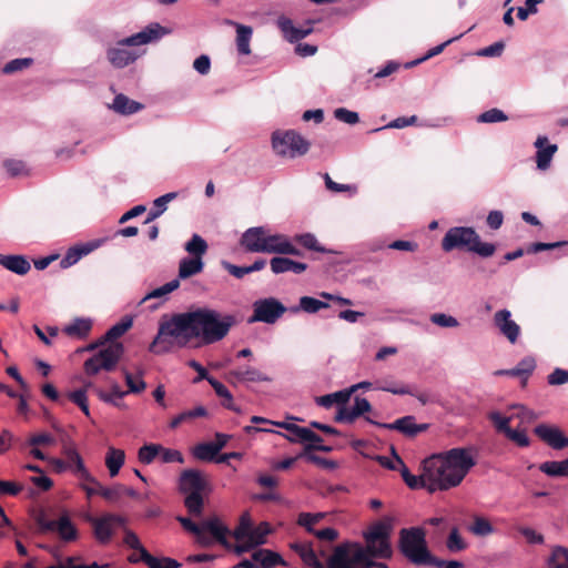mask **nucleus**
<instances>
[{"instance_id":"obj_1","label":"nucleus","mask_w":568,"mask_h":568,"mask_svg":"<svg viewBox=\"0 0 568 568\" xmlns=\"http://www.w3.org/2000/svg\"><path fill=\"white\" fill-rule=\"evenodd\" d=\"M234 324L233 315L222 314L210 307L164 316L149 351L158 355L165 354L174 346H185L192 339H199L203 345L214 344L222 341Z\"/></svg>"},{"instance_id":"obj_2","label":"nucleus","mask_w":568,"mask_h":568,"mask_svg":"<svg viewBox=\"0 0 568 568\" xmlns=\"http://www.w3.org/2000/svg\"><path fill=\"white\" fill-rule=\"evenodd\" d=\"M429 493L457 487L476 465L471 448L455 447L423 460Z\"/></svg>"},{"instance_id":"obj_3","label":"nucleus","mask_w":568,"mask_h":568,"mask_svg":"<svg viewBox=\"0 0 568 568\" xmlns=\"http://www.w3.org/2000/svg\"><path fill=\"white\" fill-rule=\"evenodd\" d=\"M390 534V521L379 520L372 524L363 532L365 546L359 542H343L336 546L335 549L344 551V561L354 565H365V568H373L374 559L392 558Z\"/></svg>"},{"instance_id":"obj_4","label":"nucleus","mask_w":568,"mask_h":568,"mask_svg":"<svg viewBox=\"0 0 568 568\" xmlns=\"http://www.w3.org/2000/svg\"><path fill=\"white\" fill-rule=\"evenodd\" d=\"M169 33L170 30L160 23H150L140 32L118 41L114 47H110L106 50V58L114 68H125L133 63L141 54L140 50L135 47L155 42Z\"/></svg>"},{"instance_id":"obj_5","label":"nucleus","mask_w":568,"mask_h":568,"mask_svg":"<svg viewBox=\"0 0 568 568\" xmlns=\"http://www.w3.org/2000/svg\"><path fill=\"white\" fill-rule=\"evenodd\" d=\"M184 250L187 252L189 256L181 258L179 262L176 277L179 282L200 274L203 271V257L207 253L209 245L201 235L194 233L184 244Z\"/></svg>"},{"instance_id":"obj_6","label":"nucleus","mask_w":568,"mask_h":568,"mask_svg":"<svg viewBox=\"0 0 568 568\" xmlns=\"http://www.w3.org/2000/svg\"><path fill=\"white\" fill-rule=\"evenodd\" d=\"M310 142L294 130H277L272 134V148L281 158L295 159L306 154L310 150Z\"/></svg>"},{"instance_id":"obj_7","label":"nucleus","mask_w":568,"mask_h":568,"mask_svg":"<svg viewBox=\"0 0 568 568\" xmlns=\"http://www.w3.org/2000/svg\"><path fill=\"white\" fill-rule=\"evenodd\" d=\"M398 547L409 561L417 565L428 551L425 530L420 527L403 528L399 531Z\"/></svg>"},{"instance_id":"obj_8","label":"nucleus","mask_w":568,"mask_h":568,"mask_svg":"<svg viewBox=\"0 0 568 568\" xmlns=\"http://www.w3.org/2000/svg\"><path fill=\"white\" fill-rule=\"evenodd\" d=\"M123 354L120 343L111 344L100 349L84 362V372L88 375H97L100 371H112Z\"/></svg>"},{"instance_id":"obj_9","label":"nucleus","mask_w":568,"mask_h":568,"mask_svg":"<svg viewBox=\"0 0 568 568\" xmlns=\"http://www.w3.org/2000/svg\"><path fill=\"white\" fill-rule=\"evenodd\" d=\"M90 523L92 524L97 541L101 545H106L111 541L116 529L125 528L126 519L120 515L104 514L100 517L91 518Z\"/></svg>"},{"instance_id":"obj_10","label":"nucleus","mask_w":568,"mask_h":568,"mask_svg":"<svg viewBox=\"0 0 568 568\" xmlns=\"http://www.w3.org/2000/svg\"><path fill=\"white\" fill-rule=\"evenodd\" d=\"M286 311V307L276 298H261L253 303V315L248 323L262 322L274 324Z\"/></svg>"},{"instance_id":"obj_11","label":"nucleus","mask_w":568,"mask_h":568,"mask_svg":"<svg viewBox=\"0 0 568 568\" xmlns=\"http://www.w3.org/2000/svg\"><path fill=\"white\" fill-rule=\"evenodd\" d=\"M474 240H477V232L469 226L450 227L442 241V247L445 252H452L455 248H466L469 251Z\"/></svg>"},{"instance_id":"obj_12","label":"nucleus","mask_w":568,"mask_h":568,"mask_svg":"<svg viewBox=\"0 0 568 568\" xmlns=\"http://www.w3.org/2000/svg\"><path fill=\"white\" fill-rule=\"evenodd\" d=\"M263 253L282 255H301V251L293 245L288 236L280 233L271 234L266 230Z\"/></svg>"},{"instance_id":"obj_13","label":"nucleus","mask_w":568,"mask_h":568,"mask_svg":"<svg viewBox=\"0 0 568 568\" xmlns=\"http://www.w3.org/2000/svg\"><path fill=\"white\" fill-rule=\"evenodd\" d=\"M366 420L369 424H373L377 427L385 428V429H392V430H398L399 433H402L406 436H410V437L416 436L418 433H422L427 428L426 424H416L415 417L412 415L400 417L393 423H379V422L373 420L369 417H366Z\"/></svg>"},{"instance_id":"obj_14","label":"nucleus","mask_w":568,"mask_h":568,"mask_svg":"<svg viewBox=\"0 0 568 568\" xmlns=\"http://www.w3.org/2000/svg\"><path fill=\"white\" fill-rule=\"evenodd\" d=\"M494 325L510 344L517 343L520 335V326L511 318L509 310H499L494 315Z\"/></svg>"},{"instance_id":"obj_15","label":"nucleus","mask_w":568,"mask_h":568,"mask_svg":"<svg viewBox=\"0 0 568 568\" xmlns=\"http://www.w3.org/2000/svg\"><path fill=\"white\" fill-rule=\"evenodd\" d=\"M535 434L554 449L568 447V437L557 426L539 424L534 429Z\"/></svg>"},{"instance_id":"obj_16","label":"nucleus","mask_w":568,"mask_h":568,"mask_svg":"<svg viewBox=\"0 0 568 568\" xmlns=\"http://www.w3.org/2000/svg\"><path fill=\"white\" fill-rule=\"evenodd\" d=\"M265 236L266 229L264 226L250 227L242 234L241 245L246 252L263 253Z\"/></svg>"},{"instance_id":"obj_17","label":"nucleus","mask_w":568,"mask_h":568,"mask_svg":"<svg viewBox=\"0 0 568 568\" xmlns=\"http://www.w3.org/2000/svg\"><path fill=\"white\" fill-rule=\"evenodd\" d=\"M307 429H308L307 427H301L296 424L294 425V427H292V430H290L288 433H282L278 430H274V429H270V428H261V427H255V426H251V425H247L243 428L244 433H246L248 435L253 434V433H258V432L273 433V434H277V435L284 437L290 443H301V444L304 443V439L310 437Z\"/></svg>"},{"instance_id":"obj_18","label":"nucleus","mask_w":568,"mask_h":568,"mask_svg":"<svg viewBox=\"0 0 568 568\" xmlns=\"http://www.w3.org/2000/svg\"><path fill=\"white\" fill-rule=\"evenodd\" d=\"M276 24L281 32L283 33L284 38L291 42H297L304 38H306L308 34L312 33L313 29L311 27L307 28H297L293 24V21L284 16H281Z\"/></svg>"},{"instance_id":"obj_19","label":"nucleus","mask_w":568,"mask_h":568,"mask_svg":"<svg viewBox=\"0 0 568 568\" xmlns=\"http://www.w3.org/2000/svg\"><path fill=\"white\" fill-rule=\"evenodd\" d=\"M535 146L537 148V168L541 171H545L550 166L552 156L557 151V145L549 144L547 136H538L535 141Z\"/></svg>"},{"instance_id":"obj_20","label":"nucleus","mask_w":568,"mask_h":568,"mask_svg":"<svg viewBox=\"0 0 568 568\" xmlns=\"http://www.w3.org/2000/svg\"><path fill=\"white\" fill-rule=\"evenodd\" d=\"M205 481L199 470L185 469L180 476V490L184 494L202 493Z\"/></svg>"},{"instance_id":"obj_21","label":"nucleus","mask_w":568,"mask_h":568,"mask_svg":"<svg viewBox=\"0 0 568 568\" xmlns=\"http://www.w3.org/2000/svg\"><path fill=\"white\" fill-rule=\"evenodd\" d=\"M252 561L255 568H273L277 565H285L283 557L270 549H257L252 554Z\"/></svg>"},{"instance_id":"obj_22","label":"nucleus","mask_w":568,"mask_h":568,"mask_svg":"<svg viewBox=\"0 0 568 568\" xmlns=\"http://www.w3.org/2000/svg\"><path fill=\"white\" fill-rule=\"evenodd\" d=\"M270 264L274 274H282L286 272L301 274L307 268V264L291 260L288 257H273Z\"/></svg>"},{"instance_id":"obj_23","label":"nucleus","mask_w":568,"mask_h":568,"mask_svg":"<svg viewBox=\"0 0 568 568\" xmlns=\"http://www.w3.org/2000/svg\"><path fill=\"white\" fill-rule=\"evenodd\" d=\"M62 453L67 459L65 463L69 465L70 470H72L78 477H89V470L84 466L82 457L74 446L64 445Z\"/></svg>"},{"instance_id":"obj_24","label":"nucleus","mask_w":568,"mask_h":568,"mask_svg":"<svg viewBox=\"0 0 568 568\" xmlns=\"http://www.w3.org/2000/svg\"><path fill=\"white\" fill-rule=\"evenodd\" d=\"M229 375L237 382H271L270 376L250 365L232 369Z\"/></svg>"},{"instance_id":"obj_25","label":"nucleus","mask_w":568,"mask_h":568,"mask_svg":"<svg viewBox=\"0 0 568 568\" xmlns=\"http://www.w3.org/2000/svg\"><path fill=\"white\" fill-rule=\"evenodd\" d=\"M291 549L294 550L303 562L313 568H325L323 562L318 560L313 547L307 542H293Z\"/></svg>"},{"instance_id":"obj_26","label":"nucleus","mask_w":568,"mask_h":568,"mask_svg":"<svg viewBox=\"0 0 568 568\" xmlns=\"http://www.w3.org/2000/svg\"><path fill=\"white\" fill-rule=\"evenodd\" d=\"M351 398V394L348 388H344L331 394H326L323 396H318L315 398V402L318 406L324 408H331L334 405L337 406V409L343 405H346Z\"/></svg>"},{"instance_id":"obj_27","label":"nucleus","mask_w":568,"mask_h":568,"mask_svg":"<svg viewBox=\"0 0 568 568\" xmlns=\"http://www.w3.org/2000/svg\"><path fill=\"white\" fill-rule=\"evenodd\" d=\"M2 267L17 275H26L30 271L31 264L23 255H2Z\"/></svg>"},{"instance_id":"obj_28","label":"nucleus","mask_w":568,"mask_h":568,"mask_svg":"<svg viewBox=\"0 0 568 568\" xmlns=\"http://www.w3.org/2000/svg\"><path fill=\"white\" fill-rule=\"evenodd\" d=\"M92 328V320L89 317H77L68 324L63 332L71 337L84 338Z\"/></svg>"},{"instance_id":"obj_29","label":"nucleus","mask_w":568,"mask_h":568,"mask_svg":"<svg viewBox=\"0 0 568 568\" xmlns=\"http://www.w3.org/2000/svg\"><path fill=\"white\" fill-rule=\"evenodd\" d=\"M236 28V49L241 55H248L251 53L250 42L252 39L253 30L248 26L230 22Z\"/></svg>"},{"instance_id":"obj_30","label":"nucleus","mask_w":568,"mask_h":568,"mask_svg":"<svg viewBox=\"0 0 568 568\" xmlns=\"http://www.w3.org/2000/svg\"><path fill=\"white\" fill-rule=\"evenodd\" d=\"M200 527L202 528V534L204 536H206V532H210L220 544L224 546L227 545V528L223 526L217 518L207 519L203 521Z\"/></svg>"},{"instance_id":"obj_31","label":"nucleus","mask_w":568,"mask_h":568,"mask_svg":"<svg viewBox=\"0 0 568 568\" xmlns=\"http://www.w3.org/2000/svg\"><path fill=\"white\" fill-rule=\"evenodd\" d=\"M125 462V453L122 449L109 447L105 456V465L110 476L115 477Z\"/></svg>"},{"instance_id":"obj_32","label":"nucleus","mask_w":568,"mask_h":568,"mask_svg":"<svg viewBox=\"0 0 568 568\" xmlns=\"http://www.w3.org/2000/svg\"><path fill=\"white\" fill-rule=\"evenodd\" d=\"M54 531L63 541H73L78 538V530L68 514L59 517Z\"/></svg>"},{"instance_id":"obj_33","label":"nucleus","mask_w":568,"mask_h":568,"mask_svg":"<svg viewBox=\"0 0 568 568\" xmlns=\"http://www.w3.org/2000/svg\"><path fill=\"white\" fill-rule=\"evenodd\" d=\"M112 108L115 112L124 115H130L140 111L143 105L134 100L129 99L126 95L116 94Z\"/></svg>"},{"instance_id":"obj_34","label":"nucleus","mask_w":568,"mask_h":568,"mask_svg":"<svg viewBox=\"0 0 568 568\" xmlns=\"http://www.w3.org/2000/svg\"><path fill=\"white\" fill-rule=\"evenodd\" d=\"M536 362L535 358L531 356L524 357L516 367L511 369H501L498 371V375H509V376H523L527 378L535 369Z\"/></svg>"},{"instance_id":"obj_35","label":"nucleus","mask_w":568,"mask_h":568,"mask_svg":"<svg viewBox=\"0 0 568 568\" xmlns=\"http://www.w3.org/2000/svg\"><path fill=\"white\" fill-rule=\"evenodd\" d=\"M178 196L176 192H170L159 196L153 201V207L150 210L145 223H150L160 217L168 209V203Z\"/></svg>"},{"instance_id":"obj_36","label":"nucleus","mask_w":568,"mask_h":568,"mask_svg":"<svg viewBox=\"0 0 568 568\" xmlns=\"http://www.w3.org/2000/svg\"><path fill=\"white\" fill-rule=\"evenodd\" d=\"M399 473L402 475L403 480L410 489H420V488L427 489L424 463H422V473L419 475L410 474V471L406 465L403 466V469H399Z\"/></svg>"},{"instance_id":"obj_37","label":"nucleus","mask_w":568,"mask_h":568,"mask_svg":"<svg viewBox=\"0 0 568 568\" xmlns=\"http://www.w3.org/2000/svg\"><path fill=\"white\" fill-rule=\"evenodd\" d=\"M379 390L388 392L394 395H410L416 397L423 405L427 404L429 398L428 395L425 393H417L415 392L410 386L408 385H399V386H377L376 387Z\"/></svg>"},{"instance_id":"obj_38","label":"nucleus","mask_w":568,"mask_h":568,"mask_svg":"<svg viewBox=\"0 0 568 568\" xmlns=\"http://www.w3.org/2000/svg\"><path fill=\"white\" fill-rule=\"evenodd\" d=\"M126 395V392L121 390L120 387L114 384L111 388L110 393H106L104 390H99L98 396L99 398L108 404H111L119 408H125V404L121 402V399Z\"/></svg>"},{"instance_id":"obj_39","label":"nucleus","mask_w":568,"mask_h":568,"mask_svg":"<svg viewBox=\"0 0 568 568\" xmlns=\"http://www.w3.org/2000/svg\"><path fill=\"white\" fill-rule=\"evenodd\" d=\"M328 303L317 300L312 296H302L297 307L293 308V312L304 311L308 314L317 313L322 308H327Z\"/></svg>"},{"instance_id":"obj_40","label":"nucleus","mask_w":568,"mask_h":568,"mask_svg":"<svg viewBox=\"0 0 568 568\" xmlns=\"http://www.w3.org/2000/svg\"><path fill=\"white\" fill-rule=\"evenodd\" d=\"M143 562L149 568H179L180 564L172 558L163 557L156 558L148 552V550H143Z\"/></svg>"},{"instance_id":"obj_41","label":"nucleus","mask_w":568,"mask_h":568,"mask_svg":"<svg viewBox=\"0 0 568 568\" xmlns=\"http://www.w3.org/2000/svg\"><path fill=\"white\" fill-rule=\"evenodd\" d=\"M219 454L213 443H201L193 447L192 455L202 462H212Z\"/></svg>"},{"instance_id":"obj_42","label":"nucleus","mask_w":568,"mask_h":568,"mask_svg":"<svg viewBox=\"0 0 568 568\" xmlns=\"http://www.w3.org/2000/svg\"><path fill=\"white\" fill-rule=\"evenodd\" d=\"M325 516V513H301L297 517V525L305 528L307 532L312 534L316 530L314 526L323 520Z\"/></svg>"},{"instance_id":"obj_43","label":"nucleus","mask_w":568,"mask_h":568,"mask_svg":"<svg viewBox=\"0 0 568 568\" xmlns=\"http://www.w3.org/2000/svg\"><path fill=\"white\" fill-rule=\"evenodd\" d=\"M133 325V318L131 316H124L119 323L111 326L105 333L106 341H114L121 337L128 329Z\"/></svg>"},{"instance_id":"obj_44","label":"nucleus","mask_w":568,"mask_h":568,"mask_svg":"<svg viewBox=\"0 0 568 568\" xmlns=\"http://www.w3.org/2000/svg\"><path fill=\"white\" fill-rule=\"evenodd\" d=\"M548 565L550 568H568V548L562 546L554 547Z\"/></svg>"},{"instance_id":"obj_45","label":"nucleus","mask_w":568,"mask_h":568,"mask_svg":"<svg viewBox=\"0 0 568 568\" xmlns=\"http://www.w3.org/2000/svg\"><path fill=\"white\" fill-rule=\"evenodd\" d=\"M294 240L307 250L320 252V253L328 252V250H326L324 246H322L318 243L316 236L313 233L296 234L294 236Z\"/></svg>"},{"instance_id":"obj_46","label":"nucleus","mask_w":568,"mask_h":568,"mask_svg":"<svg viewBox=\"0 0 568 568\" xmlns=\"http://www.w3.org/2000/svg\"><path fill=\"white\" fill-rule=\"evenodd\" d=\"M478 123H499L508 120V115L500 109L491 108L477 116Z\"/></svg>"},{"instance_id":"obj_47","label":"nucleus","mask_w":568,"mask_h":568,"mask_svg":"<svg viewBox=\"0 0 568 568\" xmlns=\"http://www.w3.org/2000/svg\"><path fill=\"white\" fill-rule=\"evenodd\" d=\"M178 520L185 530L194 534L197 537V540L200 544H202L204 546L210 545L211 540L207 538V536H204L202 534V528L200 527L201 525H197L194 521H192L190 518L182 517V516L178 517Z\"/></svg>"},{"instance_id":"obj_48","label":"nucleus","mask_w":568,"mask_h":568,"mask_svg":"<svg viewBox=\"0 0 568 568\" xmlns=\"http://www.w3.org/2000/svg\"><path fill=\"white\" fill-rule=\"evenodd\" d=\"M184 505L189 513L193 516H200L203 510V497L202 493L186 494Z\"/></svg>"},{"instance_id":"obj_49","label":"nucleus","mask_w":568,"mask_h":568,"mask_svg":"<svg viewBox=\"0 0 568 568\" xmlns=\"http://www.w3.org/2000/svg\"><path fill=\"white\" fill-rule=\"evenodd\" d=\"M179 286H180L179 278H173L172 281L165 283L164 285L152 290L150 293H148L144 296L142 302H144L146 300H151V298H161V297L172 293L176 288H179Z\"/></svg>"},{"instance_id":"obj_50","label":"nucleus","mask_w":568,"mask_h":568,"mask_svg":"<svg viewBox=\"0 0 568 568\" xmlns=\"http://www.w3.org/2000/svg\"><path fill=\"white\" fill-rule=\"evenodd\" d=\"M162 446L159 444L144 445L139 449L138 457L142 464H151L155 457L160 454Z\"/></svg>"},{"instance_id":"obj_51","label":"nucleus","mask_w":568,"mask_h":568,"mask_svg":"<svg viewBox=\"0 0 568 568\" xmlns=\"http://www.w3.org/2000/svg\"><path fill=\"white\" fill-rule=\"evenodd\" d=\"M511 408V419L518 418L521 424H530L539 417L537 413L523 405H514Z\"/></svg>"},{"instance_id":"obj_52","label":"nucleus","mask_w":568,"mask_h":568,"mask_svg":"<svg viewBox=\"0 0 568 568\" xmlns=\"http://www.w3.org/2000/svg\"><path fill=\"white\" fill-rule=\"evenodd\" d=\"M446 547L452 552L463 551L467 548V542L463 539L456 527L450 530Z\"/></svg>"},{"instance_id":"obj_53","label":"nucleus","mask_w":568,"mask_h":568,"mask_svg":"<svg viewBox=\"0 0 568 568\" xmlns=\"http://www.w3.org/2000/svg\"><path fill=\"white\" fill-rule=\"evenodd\" d=\"M496 246L493 243L481 242L480 236L477 234V240H474L469 252L476 253L480 257H489L494 255Z\"/></svg>"},{"instance_id":"obj_54","label":"nucleus","mask_w":568,"mask_h":568,"mask_svg":"<svg viewBox=\"0 0 568 568\" xmlns=\"http://www.w3.org/2000/svg\"><path fill=\"white\" fill-rule=\"evenodd\" d=\"M377 462L385 468L390 470H398L403 469V466H405V463L399 457V455L396 453L395 448L392 447V457L387 456H377Z\"/></svg>"},{"instance_id":"obj_55","label":"nucleus","mask_w":568,"mask_h":568,"mask_svg":"<svg viewBox=\"0 0 568 568\" xmlns=\"http://www.w3.org/2000/svg\"><path fill=\"white\" fill-rule=\"evenodd\" d=\"M124 379L129 387V390L126 392V394L128 393L140 394L146 387V383L143 381L141 374L133 376L130 372L125 371Z\"/></svg>"},{"instance_id":"obj_56","label":"nucleus","mask_w":568,"mask_h":568,"mask_svg":"<svg viewBox=\"0 0 568 568\" xmlns=\"http://www.w3.org/2000/svg\"><path fill=\"white\" fill-rule=\"evenodd\" d=\"M469 530L476 536L484 537L493 534L494 527L487 519L483 517H475L473 525L469 527Z\"/></svg>"},{"instance_id":"obj_57","label":"nucleus","mask_w":568,"mask_h":568,"mask_svg":"<svg viewBox=\"0 0 568 568\" xmlns=\"http://www.w3.org/2000/svg\"><path fill=\"white\" fill-rule=\"evenodd\" d=\"M430 322L439 327L454 328L459 325L456 317L445 313H434L429 317Z\"/></svg>"},{"instance_id":"obj_58","label":"nucleus","mask_w":568,"mask_h":568,"mask_svg":"<svg viewBox=\"0 0 568 568\" xmlns=\"http://www.w3.org/2000/svg\"><path fill=\"white\" fill-rule=\"evenodd\" d=\"M270 532V525L266 521H263L257 527H252L250 540L255 546L263 545Z\"/></svg>"},{"instance_id":"obj_59","label":"nucleus","mask_w":568,"mask_h":568,"mask_svg":"<svg viewBox=\"0 0 568 568\" xmlns=\"http://www.w3.org/2000/svg\"><path fill=\"white\" fill-rule=\"evenodd\" d=\"M489 420L494 424L497 432L507 434V432L510 429L509 423L511 419L510 416H503L499 412H491L488 415Z\"/></svg>"},{"instance_id":"obj_60","label":"nucleus","mask_w":568,"mask_h":568,"mask_svg":"<svg viewBox=\"0 0 568 568\" xmlns=\"http://www.w3.org/2000/svg\"><path fill=\"white\" fill-rule=\"evenodd\" d=\"M324 181H325V186L331 192H334V193L349 192L351 195H354L357 193V187L355 185L341 184V183L334 182L331 179L329 174H327V173L324 174Z\"/></svg>"},{"instance_id":"obj_61","label":"nucleus","mask_w":568,"mask_h":568,"mask_svg":"<svg viewBox=\"0 0 568 568\" xmlns=\"http://www.w3.org/2000/svg\"><path fill=\"white\" fill-rule=\"evenodd\" d=\"M79 478L84 481L81 484V488L85 491L89 498L95 495L100 496V489H102V485L90 473L89 477Z\"/></svg>"},{"instance_id":"obj_62","label":"nucleus","mask_w":568,"mask_h":568,"mask_svg":"<svg viewBox=\"0 0 568 568\" xmlns=\"http://www.w3.org/2000/svg\"><path fill=\"white\" fill-rule=\"evenodd\" d=\"M334 118L341 122L354 125L359 122V115L355 111L345 108H337L334 111Z\"/></svg>"},{"instance_id":"obj_63","label":"nucleus","mask_w":568,"mask_h":568,"mask_svg":"<svg viewBox=\"0 0 568 568\" xmlns=\"http://www.w3.org/2000/svg\"><path fill=\"white\" fill-rule=\"evenodd\" d=\"M123 542L129 548L138 550L140 552V560L143 561V550H146V549L142 546L138 535L134 531H132L130 529H124Z\"/></svg>"},{"instance_id":"obj_64","label":"nucleus","mask_w":568,"mask_h":568,"mask_svg":"<svg viewBox=\"0 0 568 568\" xmlns=\"http://www.w3.org/2000/svg\"><path fill=\"white\" fill-rule=\"evenodd\" d=\"M32 63L33 60L31 58L13 59L2 68V73H13L16 71H21L29 68Z\"/></svg>"}]
</instances>
